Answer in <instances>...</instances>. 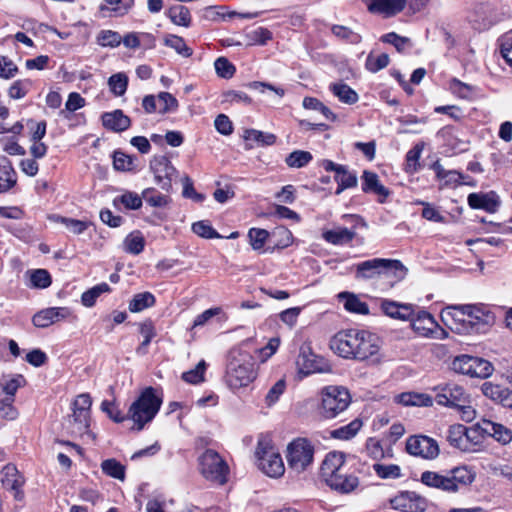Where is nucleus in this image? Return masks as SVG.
<instances>
[{
  "mask_svg": "<svg viewBox=\"0 0 512 512\" xmlns=\"http://www.w3.org/2000/svg\"><path fill=\"white\" fill-rule=\"evenodd\" d=\"M351 403L349 391L342 386H327L321 390L319 412L326 419H333L344 412Z\"/></svg>",
  "mask_w": 512,
  "mask_h": 512,
  "instance_id": "nucleus-6",
  "label": "nucleus"
},
{
  "mask_svg": "<svg viewBox=\"0 0 512 512\" xmlns=\"http://www.w3.org/2000/svg\"><path fill=\"white\" fill-rule=\"evenodd\" d=\"M164 43L184 57H190L193 53L192 49L186 45L184 39L180 36L169 35L165 38Z\"/></svg>",
  "mask_w": 512,
  "mask_h": 512,
  "instance_id": "nucleus-54",
  "label": "nucleus"
},
{
  "mask_svg": "<svg viewBox=\"0 0 512 512\" xmlns=\"http://www.w3.org/2000/svg\"><path fill=\"white\" fill-rule=\"evenodd\" d=\"M372 468L381 479H398L402 476L401 468L396 464L375 463Z\"/></svg>",
  "mask_w": 512,
  "mask_h": 512,
  "instance_id": "nucleus-50",
  "label": "nucleus"
},
{
  "mask_svg": "<svg viewBox=\"0 0 512 512\" xmlns=\"http://www.w3.org/2000/svg\"><path fill=\"white\" fill-rule=\"evenodd\" d=\"M340 300H344V308L351 312L366 315L369 313V307L367 303L361 301L358 296L349 292H341L338 295Z\"/></svg>",
  "mask_w": 512,
  "mask_h": 512,
  "instance_id": "nucleus-34",
  "label": "nucleus"
},
{
  "mask_svg": "<svg viewBox=\"0 0 512 512\" xmlns=\"http://www.w3.org/2000/svg\"><path fill=\"white\" fill-rule=\"evenodd\" d=\"M320 477L332 490L340 494H349L359 486L357 476L348 472L345 456L342 452H329L320 467Z\"/></svg>",
  "mask_w": 512,
  "mask_h": 512,
  "instance_id": "nucleus-1",
  "label": "nucleus"
},
{
  "mask_svg": "<svg viewBox=\"0 0 512 512\" xmlns=\"http://www.w3.org/2000/svg\"><path fill=\"white\" fill-rule=\"evenodd\" d=\"M362 427V422L359 419H355L349 424L342 426L340 428L334 429L330 432L332 438L340 439V440H349L353 438L360 428Z\"/></svg>",
  "mask_w": 512,
  "mask_h": 512,
  "instance_id": "nucleus-38",
  "label": "nucleus"
},
{
  "mask_svg": "<svg viewBox=\"0 0 512 512\" xmlns=\"http://www.w3.org/2000/svg\"><path fill=\"white\" fill-rule=\"evenodd\" d=\"M16 172L6 156H0V193L9 191L16 185Z\"/></svg>",
  "mask_w": 512,
  "mask_h": 512,
  "instance_id": "nucleus-31",
  "label": "nucleus"
},
{
  "mask_svg": "<svg viewBox=\"0 0 512 512\" xmlns=\"http://www.w3.org/2000/svg\"><path fill=\"white\" fill-rule=\"evenodd\" d=\"M424 149V142L417 143L406 154V166L408 171H416L419 158Z\"/></svg>",
  "mask_w": 512,
  "mask_h": 512,
  "instance_id": "nucleus-63",
  "label": "nucleus"
},
{
  "mask_svg": "<svg viewBox=\"0 0 512 512\" xmlns=\"http://www.w3.org/2000/svg\"><path fill=\"white\" fill-rule=\"evenodd\" d=\"M369 12L392 17L403 11L406 0H362Z\"/></svg>",
  "mask_w": 512,
  "mask_h": 512,
  "instance_id": "nucleus-21",
  "label": "nucleus"
},
{
  "mask_svg": "<svg viewBox=\"0 0 512 512\" xmlns=\"http://www.w3.org/2000/svg\"><path fill=\"white\" fill-rule=\"evenodd\" d=\"M70 315L71 310L68 307H50L37 312L33 316L32 322L38 328H46Z\"/></svg>",
  "mask_w": 512,
  "mask_h": 512,
  "instance_id": "nucleus-20",
  "label": "nucleus"
},
{
  "mask_svg": "<svg viewBox=\"0 0 512 512\" xmlns=\"http://www.w3.org/2000/svg\"><path fill=\"white\" fill-rule=\"evenodd\" d=\"M299 371L308 375L317 371H322L316 364L315 355L302 351L297 358Z\"/></svg>",
  "mask_w": 512,
  "mask_h": 512,
  "instance_id": "nucleus-44",
  "label": "nucleus"
},
{
  "mask_svg": "<svg viewBox=\"0 0 512 512\" xmlns=\"http://www.w3.org/2000/svg\"><path fill=\"white\" fill-rule=\"evenodd\" d=\"M330 89L333 94L343 103L351 105L356 103L359 99L358 94L345 83L332 84Z\"/></svg>",
  "mask_w": 512,
  "mask_h": 512,
  "instance_id": "nucleus-37",
  "label": "nucleus"
},
{
  "mask_svg": "<svg viewBox=\"0 0 512 512\" xmlns=\"http://www.w3.org/2000/svg\"><path fill=\"white\" fill-rule=\"evenodd\" d=\"M468 204L474 209H483L487 212H495L499 206V200L494 192L491 193H471L468 196Z\"/></svg>",
  "mask_w": 512,
  "mask_h": 512,
  "instance_id": "nucleus-29",
  "label": "nucleus"
},
{
  "mask_svg": "<svg viewBox=\"0 0 512 512\" xmlns=\"http://www.w3.org/2000/svg\"><path fill=\"white\" fill-rule=\"evenodd\" d=\"M362 178V190L364 192H373L383 197H387L390 194L389 190L379 182V178L376 173L365 170Z\"/></svg>",
  "mask_w": 512,
  "mask_h": 512,
  "instance_id": "nucleus-33",
  "label": "nucleus"
},
{
  "mask_svg": "<svg viewBox=\"0 0 512 512\" xmlns=\"http://www.w3.org/2000/svg\"><path fill=\"white\" fill-rule=\"evenodd\" d=\"M145 247V238L139 230L132 231L123 242L124 250L133 255L140 254Z\"/></svg>",
  "mask_w": 512,
  "mask_h": 512,
  "instance_id": "nucleus-35",
  "label": "nucleus"
},
{
  "mask_svg": "<svg viewBox=\"0 0 512 512\" xmlns=\"http://www.w3.org/2000/svg\"><path fill=\"white\" fill-rule=\"evenodd\" d=\"M475 477V472L468 466H458L445 473L425 471L421 475V482L428 487L445 492H458L466 489Z\"/></svg>",
  "mask_w": 512,
  "mask_h": 512,
  "instance_id": "nucleus-3",
  "label": "nucleus"
},
{
  "mask_svg": "<svg viewBox=\"0 0 512 512\" xmlns=\"http://www.w3.org/2000/svg\"><path fill=\"white\" fill-rule=\"evenodd\" d=\"M331 31L336 37L348 40L352 44H357L361 41V36L357 33H354L348 27L342 25H333Z\"/></svg>",
  "mask_w": 512,
  "mask_h": 512,
  "instance_id": "nucleus-62",
  "label": "nucleus"
},
{
  "mask_svg": "<svg viewBox=\"0 0 512 512\" xmlns=\"http://www.w3.org/2000/svg\"><path fill=\"white\" fill-rule=\"evenodd\" d=\"M356 350L353 355V360L357 361H378V354L380 351V340L375 334L361 330L359 340L357 341Z\"/></svg>",
  "mask_w": 512,
  "mask_h": 512,
  "instance_id": "nucleus-16",
  "label": "nucleus"
},
{
  "mask_svg": "<svg viewBox=\"0 0 512 512\" xmlns=\"http://www.w3.org/2000/svg\"><path fill=\"white\" fill-rule=\"evenodd\" d=\"M169 19L178 26L189 27L191 24V14L187 7L183 5H174L167 11Z\"/></svg>",
  "mask_w": 512,
  "mask_h": 512,
  "instance_id": "nucleus-36",
  "label": "nucleus"
},
{
  "mask_svg": "<svg viewBox=\"0 0 512 512\" xmlns=\"http://www.w3.org/2000/svg\"><path fill=\"white\" fill-rule=\"evenodd\" d=\"M389 61V55L386 53H382L378 57H374L373 54L370 53L366 59L365 66L367 70L375 73L385 68L389 64Z\"/></svg>",
  "mask_w": 512,
  "mask_h": 512,
  "instance_id": "nucleus-59",
  "label": "nucleus"
},
{
  "mask_svg": "<svg viewBox=\"0 0 512 512\" xmlns=\"http://www.w3.org/2000/svg\"><path fill=\"white\" fill-rule=\"evenodd\" d=\"M315 448L306 438H296L287 445L288 469L296 474L308 471L314 462Z\"/></svg>",
  "mask_w": 512,
  "mask_h": 512,
  "instance_id": "nucleus-5",
  "label": "nucleus"
},
{
  "mask_svg": "<svg viewBox=\"0 0 512 512\" xmlns=\"http://www.w3.org/2000/svg\"><path fill=\"white\" fill-rule=\"evenodd\" d=\"M256 378L255 360L241 346L232 348L227 357L226 382L231 389L248 386Z\"/></svg>",
  "mask_w": 512,
  "mask_h": 512,
  "instance_id": "nucleus-2",
  "label": "nucleus"
},
{
  "mask_svg": "<svg viewBox=\"0 0 512 512\" xmlns=\"http://www.w3.org/2000/svg\"><path fill=\"white\" fill-rule=\"evenodd\" d=\"M206 370V362L201 360L194 369L186 371L182 374V379L190 384H198L204 381V372Z\"/></svg>",
  "mask_w": 512,
  "mask_h": 512,
  "instance_id": "nucleus-58",
  "label": "nucleus"
},
{
  "mask_svg": "<svg viewBox=\"0 0 512 512\" xmlns=\"http://www.w3.org/2000/svg\"><path fill=\"white\" fill-rule=\"evenodd\" d=\"M303 107L321 112L323 116L328 120L334 121L336 119V115L330 110V108L325 106L317 98L305 97L303 100Z\"/></svg>",
  "mask_w": 512,
  "mask_h": 512,
  "instance_id": "nucleus-55",
  "label": "nucleus"
},
{
  "mask_svg": "<svg viewBox=\"0 0 512 512\" xmlns=\"http://www.w3.org/2000/svg\"><path fill=\"white\" fill-rule=\"evenodd\" d=\"M312 160V155L308 151L296 150L290 153L285 162L289 167L301 168L306 166Z\"/></svg>",
  "mask_w": 512,
  "mask_h": 512,
  "instance_id": "nucleus-52",
  "label": "nucleus"
},
{
  "mask_svg": "<svg viewBox=\"0 0 512 512\" xmlns=\"http://www.w3.org/2000/svg\"><path fill=\"white\" fill-rule=\"evenodd\" d=\"M465 305L447 306L441 311V318L451 329L460 333L459 327L465 326L466 311Z\"/></svg>",
  "mask_w": 512,
  "mask_h": 512,
  "instance_id": "nucleus-26",
  "label": "nucleus"
},
{
  "mask_svg": "<svg viewBox=\"0 0 512 512\" xmlns=\"http://www.w3.org/2000/svg\"><path fill=\"white\" fill-rule=\"evenodd\" d=\"M483 394L504 407L512 409V390L491 382H484L481 386Z\"/></svg>",
  "mask_w": 512,
  "mask_h": 512,
  "instance_id": "nucleus-22",
  "label": "nucleus"
},
{
  "mask_svg": "<svg viewBox=\"0 0 512 512\" xmlns=\"http://www.w3.org/2000/svg\"><path fill=\"white\" fill-rule=\"evenodd\" d=\"M452 369L457 373L477 378H487L494 370L489 361L469 355L455 357L452 361Z\"/></svg>",
  "mask_w": 512,
  "mask_h": 512,
  "instance_id": "nucleus-10",
  "label": "nucleus"
},
{
  "mask_svg": "<svg viewBox=\"0 0 512 512\" xmlns=\"http://www.w3.org/2000/svg\"><path fill=\"white\" fill-rule=\"evenodd\" d=\"M393 273L395 277L403 278L406 268L399 260L374 258L359 263L356 267V278L372 279L381 274Z\"/></svg>",
  "mask_w": 512,
  "mask_h": 512,
  "instance_id": "nucleus-8",
  "label": "nucleus"
},
{
  "mask_svg": "<svg viewBox=\"0 0 512 512\" xmlns=\"http://www.w3.org/2000/svg\"><path fill=\"white\" fill-rule=\"evenodd\" d=\"M214 66L218 76L225 79L231 78L236 70L234 65L225 57L216 59Z\"/></svg>",
  "mask_w": 512,
  "mask_h": 512,
  "instance_id": "nucleus-61",
  "label": "nucleus"
},
{
  "mask_svg": "<svg viewBox=\"0 0 512 512\" xmlns=\"http://www.w3.org/2000/svg\"><path fill=\"white\" fill-rule=\"evenodd\" d=\"M31 286L34 288L45 289L51 285V276L45 269H36L30 274Z\"/></svg>",
  "mask_w": 512,
  "mask_h": 512,
  "instance_id": "nucleus-56",
  "label": "nucleus"
},
{
  "mask_svg": "<svg viewBox=\"0 0 512 512\" xmlns=\"http://www.w3.org/2000/svg\"><path fill=\"white\" fill-rule=\"evenodd\" d=\"M108 86L116 96L125 94L128 86V77L125 73H116L109 77Z\"/></svg>",
  "mask_w": 512,
  "mask_h": 512,
  "instance_id": "nucleus-51",
  "label": "nucleus"
},
{
  "mask_svg": "<svg viewBox=\"0 0 512 512\" xmlns=\"http://www.w3.org/2000/svg\"><path fill=\"white\" fill-rule=\"evenodd\" d=\"M292 241V233L287 226H276L271 232V246L277 248L287 247Z\"/></svg>",
  "mask_w": 512,
  "mask_h": 512,
  "instance_id": "nucleus-40",
  "label": "nucleus"
},
{
  "mask_svg": "<svg viewBox=\"0 0 512 512\" xmlns=\"http://www.w3.org/2000/svg\"><path fill=\"white\" fill-rule=\"evenodd\" d=\"M245 140H253L261 146H271L276 142V135L256 129H248L244 133Z\"/></svg>",
  "mask_w": 512,
  "mask_h": 512,
  "instance_id": "nucleus-43",
  "label": "nucleus"
},
{
  "mask_svg": "<svg viewBox=\"0 0 512 512\" xmlns=\"http://www.w3.org/2000/svg\"><path fill=\"white\" fill-rule=\"evenodd\" d=\"M410 322L413 330L422 337L443 339L447 335L433 316L424 310L414 311V316H412Z\"/></svg>",
  "mask_w": 512,
  "mask_h": 512,
  "instance_id": "nucleus-13",
  "label": "nucleus"
},
{
  "mask_svg": "<svg viewBox=\"0 0 512 512\" xmlns=\"http://www.w3.org/2000/svg\"><path fill=\"white\" fill-rule=\"evenodd\" d=\"M191 229L196 235L206 239H235L239 236L238 232L236 231L230 232L229 235L220 234L213 228V226H191Z\"/></svg>",
  "mask_w": 512,
  "mask_h": 512,
  "instance_id": "nucleus-48",
  "label": "nucleus"
},
{
  "mask_svg": "<svg viewBox=\"0 0 512 512\" xmlns=\"http://www.w3.org/2000/svg\"><path fill=\"white\" fill-rule=\"evenodd\" d=\"M150 169L154 173L155 180L161 189L169 191L172 188V180L178 174L176 168L166 156H154L150 161Z\"/></svg>",
  "mask_w": 512,
  "mask_h": 512,
  "instance_id": "nucleus-17",
  "label": "nucleus"
},
{
  "mask_svg": "<svg viewBox=\"0 0 512 512\" xmlns=\"http://www.w3.org/2000/svg\"><path fill=\"white\" fill-rule=\"evenodd\" d=\"M161 406V399L156 396L152 387L146 388L131 404L127 418L133 420L137 430L143 429L146 423L152 421Z\"/></svg>",
  "mask_w": 512,
  "mask_h": 512,
  "instance_id": "nucleus-4",
  "label": "nucleus"
},
{
  "mask_svg": "<svg viewBox=\"0 0 512 512\" xmlns=\"http://www.w3.org/2000/svg\"><path fill=\"white\" fill-rule=\"evenodd\" d=\"M182 183H183L182 195L185 198L192 199L196 203H201V202H203L205 200V195L202 194V193H198L195 190V188L193 186V182H192V180H191V178L189 176L185 175L182 178Z\"/></svg>",
  "mask_w": 512,
  "mask_h": 512,
  "instance_id": "nucleus-60",
  "label": "nucleus"
},
{
  "mask_svg": "<svg viewBox=\"0 0 512 512\" xmlns=\"http://www.w3.org/2000/svg\"><path fill=\"white\" fill-rule=\"evenodd\" d=\"M140 334L143 337L142 343L136 349L137 354L145 355L151 340L156 336V330L152 321H145L140 325Z\"/></svg>",
  "mask_w": 512,
  "mask_h": 512,
  "instance_id": "nucleus-42",
  "label": "nucleus"
},
{
  "mask_svg": "<svg viewBox=\"0 0 512 512\" xmlns=\"http://www.w3.org/2000/svg\"><path fill=\"white\" fill-rule=\"evenodd\" d=\"M405 450L409 455L425 460H434L440 453L437 441L425 435L409 436L406 440Z\"/></svg>",
  "mask_w": 512,
  "mask_h": 512,
  "instance_id": "nucleus-11",
  "label": "nucleus"
},
{
  "mask_svg": "<svg viewBox=\"0 0 512 512\" xmlns=\"http://www.w3.org/2000/svg\"><path fill=\"white\" fill-rule=\"evenodd\" d=\"M323 238L333 245H344L349 243L355 236L352 229L341 226H334L332 229L325 230L322 233Z\"/></svg>",
  "mask_w": 512,
  "mask_h": 512,
  "instance_id": "nucleus-32",
  "label": "nucleus"
},
{
  "mask_svg": "<svg viewBox=\"0 0 512 512\" xmlns=\"http://www.w3.org/2000/svg\"><path fill=\"white\" fill-rule=\"evenodd\" d=\"M96 41L102 47L114 48L120 45L122 38L116 31L101 30L97 35Z\"/></svg>",
  "mask_w": 512,
  "mask_h": 512,
  "instance_id": "nucleus-53",
  "label": "nucleus"
},
{
  "mask_svg": "<svg viewBox=\"0 0 512 512\" xmlns=\"http://www.w3.org/2000/svg\"><path fill=\"white\" fill-rule=\"evenodd\" d=\"M383 312L394 319L411 320L414 316V306L411 304H400L398 302L383 300L381 302Z\"/></svg>",
  "mask_w": 512,
  "mask_h": 512,
  "instance_id": "nucleus-28",
  "label": "nucleus"
},
{
  "mask_svg": "<svg viewBox=\"0 0 512 512\" xmlns=\"http://www.w3.org/2000/svg\"><path fill=\"white\" fill-rule=\"evenodd\" d=\"M155 304V297L150 292L136 294L129 303V310L133 313L140 312Z\"/></svg>",
  "mask_w": 512,
  "mask_h": 512,
  "instance_id": "nucleus-39",
  "label": "nucleus"
},
{
  "mask_svg": "<svg viewBox=\"0 0 512 512\" xmlns=\"http://www.w3.org/2000/svg\"><path fill=\"white\" fill-rule=\"evenodd\" d=\"M110 290L111 288L107 283L98 284L82 294L81 302L86 307H92L101 294L110 292Z\"/></svg>",
  "mask_w": 512,
  "mask_h": 512,
  "instance_id": "nucleus-45",
  "label": "nucleus"
},
{
  "mask_svg": "<svg viewBox=\"0 0 512 512\" xmlns=\"http://www.w3.org/2000/svg\"><path fill=\"white\" fill-rule=\"evenodd\" d=\"M198 465L200 474L207 481L218 485H224L228 481L229 466L215 450H205L198 458Z\"/></svg>",
  "mask_w": 512,
  "mask_h": 512,
  "instance_id": "nucleus-7",
  "label": "nucleus"
},
{
  "mask_svg": "<svg viewBox=\"0 0 512 512\" xmlns=\"http://www.w3.org/2000/svg\"><path fill=\"white\" fill-rule=\"evenodd\" d=\"M255 456L258 468L267 476L278 478L285 472L281 455L275 451L270 441L262 438L258 440Z\"/></svg>",
  "mask_w": 512,
  "mask_h": 512,
  "instance_id": "nucleus-9",
  "label": "nucleus"
},
{
  "mask_svg": "<svg viewBox=\"0 0 512 512\" xmlns=\"http://www.w3.org/2000/svg\"><path fill=\"white\" fill-rule=\"evenodd\" d=\"M391 507L401 512H422L425 501L414 492H401L390 500Z\"/></svg>",
  "mask_w": 512,
  "mask_h": 512,
  "instance_id": "nucleus-19",
  "label": "nucleus"
},
{
  "mask_svg": "<svg viewBox=\"0 0 512 512\" xmlns=\"http://www.w3.org/2000/svg\"><path fill=\"white\" fill-rule=\"evenodd\" d=\"M102 471L115 479L124 480L125 478V467L116 459H107L101 463Z\"/></svg>",
  "mask_w": 512,
  "mask_h": 512,
  "instance_id": "nucleus-49",
  "label": "nucleus"
},
{
  "mask_svg": "<svg viewBox=\"0 0 512 512\" xmlns=\"http://www.w3.org/2000/svg\"><path fill=\"white\" fill-rule=\"evenodd\" d=\"M380 41L383 43L393 45L395 49L400 53L404 52L407 48H410L412 46L410 38L400 36L395 32H390L385 35H382Z\"/></svg>",
  "mask_w": 512,
  "mask_h": 512,
  "instance_id": "nucleus-46",
  "label": "nucleus"
},
{
  "mask_svg": "<svg viewBox=\"0 0 512 512\" xmlns=\"http://www.w3.org/2000/svg\"><path fill=\"white\" fill-rule=\"evenodd\" d=\"M157 98L159 103V113L166 114L177 110L178 101L172 94L168 92H160Z\"/></svg>",
  "mask_w": 512,
  "mask_h": 512,
  "instance_id": "nucleus-57",
  "label": "nucleus"
},
{
  "mask_svg": "<svg viewBox=\"0 0 512 512\" xmlns=\"http://www.w3.org/2000/svg\"><path fill=\"white\" fill-rule=\"evenodd\" d=\"M249 239L253 249L258 250L263 248L265 243L271 246V232L260 228H251L249 231Z\"/></svg>",
  "mask_w": 512,
  "mask_h": 512,
  "instance_id": "nucleus-47",
  "label": "nucleus"
},
{
  "mask_svg": "<svg viewBox=\"0 0 512 512\" xmlns=\"http://www.w3.org/2000/svg\"><path fill=\"white\" fill-rule=\"evenodd\" d=\"M435 401L441 406L455 408L460 403L469 402V394L464 387L453 382L437 385L433 388Z\"/></svg>",
  "mask_w": 512,
  "mask_h": 512,
  "instance_id": "nucleus-12",
  "label": "nucleus"
},
{
  "mask_svg": "<svg viewBox=\"0 0 512 512\" xmlns=\"http://www.w3.org/2000/svg\"><path fill=\"white\" fill-rule=\"evenodd\" d=\"M500 53L505 61L512 66V33L505 34L500 39Z\"/></svg>",
  "mask_w": 512,
  "mask_h": 512,
  "instance_id": "nucleus-64",
  "label": "nucleus"
},
{
  "mask_svg": "<svg viewBox=\"0 0 512 512\" xmlns=\"http://www.w3.org/2000/svg\"><path fill=\"white\" fill-rule=\"evenodd\" d=\"M2 484L6 489L14 492L16 499L22 498L21 487L24 484V479L14 465L8 464L3 468Z\"/></svg>",
  "mask_w": 512,
  "mask_h": 512,
  "instance_id": "nucleus-24",
  "label": "nucleus"
},
{
  "mask_svg": "<svg viewBox=\"0 0 512 512\" xmlns=\"http://www.w3.org/2000/svg\"><path fill=\"white\" fill-rule=\"evenodd\" d=\"M321 167L327 172H334V179L338 184L336 194L339 195L345 189L353 188L357 185V176L354 172L348 171L344 165L336 164L331 160L324 159L321 161Z\"/></svg>",
  "mask_w": 512,
  "mask_h": 512,
  "instance_id": "nucleus-18",
  "label": "nucleus"
},
{
  "mask_svg": "<svg viewBox=\"0 0 512 512\" xmlns=\"http://www.w3.org/2000/svg\"><path fill=\"white\" fill-rule=\"evenodd\" d=\"M101 118L103 126L114 132H123L131 125L130 118L119 109L112 112H105Z\"/></svg>",
  "mask_w": 512,
  "mask_h": 512,
  "instance_id": "nucleus-27",
  "label": "nucleus"
},
{
  "mask_svg": "<svg viewBox=\"0 0 512 512\" xmlns=\"http://www.w3.org/2000/svg\"><path fill=\"white\" fill-rule=\"evenodd\" d=\"M469 429L462 424H454L449 427L447 433V441L451 446L463 451L468 452L471 450V444L468 440Z\"/></svg>",
  "mask_w": 512,
  "mask_h": 512,
  "instance_id": "nucleus-25",
  "label": "nucleus"
},
{
  "mask_svg": "<svg viewBox=\"0 0 512 512\" xmlns=\"http://www.w3.org/2000/svg\"><path fill=\"white\" fill-rule=\"evenodd\" d=\"M22 380V376H18L17 378H13L11 380L5 381L4 383H0V402L7 404L8 409L11 412L9 414L11 418L16 417V411L12 407V402L14 401L16 391L21 386Z\"/></svg>",
  "mask_w": 512,
  "mask_h": 512,
  "instance_id": "nucleus-30",
  "label": "nucleus"
},
{
  "mask_svg": "<svg viewBox=\"0 0 512 512\" xmlns=\"http://www.w3.org/2000/svg\"><path fill=\"white\" fill-rule=\"evenodd\" d=\"M135 161L136 156L127 155L121 151H115L113 153V166L117 171H132L136 168Z\"/></svg>",
  "mask_w": 512,
  "mask_h": 512,
  "instance_id": "nucleus-41",
  "label": "nucleus"
},
{
  "mask_svg": "<svg viewBox=\"0 0 512 512\" xmlns=\"http://www.w3.org/2000/svg\"><path fill=\"white\" fill-rule=\"evenodd\" d=\"M361 330L359 329H347L336 333L331 341V349L340 357L345 359H353V355L357 341L359 340Z\"/></svg>",
  "mask_w": 512,
  "mask_h": 512,
  "instance_id": "nucleus-15",
  "label": "nucleus"
},
{
  "mask_svg": "<svg viewBox=\"0 0 512 512\" xmlns=\"http://www.w3.org/2000/svg\"><path fill=\"white\" fill-rule=\"evenodd\" d=\"M478 427L487 435L493 437L499 443L506 445L512 440V431L506 426L494 421L483 419Z\"/></svg>",
  "mask_w": 512,
  "mask_h": 512,
  "instance_id": "nucleus-23",
  "label": "nucleus"
},
{
  "mask_svg": "<svg viewBox=\"0 0 512 512\" xmlns=\"http://www.w3.org/2000/svg\"><path fill=\"white\" fill-rule=\"evenodd\" d=\"M92 400L89 394L78 395L72 403L71 423L73 432L84 433L90 426V409Z\"/></svg>",
  "mask_w": 512,
  "mask_h": 512,
  "instance_id": "nucleus-14",
  "label": "nucleus"
}]
</instances>
